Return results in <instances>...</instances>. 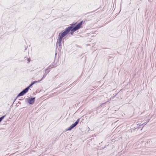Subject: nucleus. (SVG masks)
Here are the masks:
<instances>
[{
    "label": "nucleus",
    "mask_w": 156,
    "mask_h": 156,
    "mask_svg": "<svg viewBox=\"0 0 156 156\" xmlns=\"http://www.w3.org/2000/svg\"><path fill=\"white\" fill-rule=\"evenodd\" d=\"M75 24H72L70 26L66 28L64 31L62 33H60L58 35L59 37L63 39L69 32L72 28H73V26Z\"/></svg>",
    "instance_id": "1"
},
{
    "label": "nucleus",
    "mask_w": 156,
    "mask_h": 156,
    "mask_svg": "<svg viewBox=\"0 0 156 156\" xmlns=\"http://www.w3.org/2000/svg\"><path fill=\"white\" fill-rule=\"evenodd\" d=\"M46 76V74H44L43 76V77L40 80H38V82H40V81H41L43 78H44L45 76Z\"/></svg>",
    "instance_id": "10"
},
{
    "label": "nucleus",
    "mask_w": 156,
    "mask_h": 156,
    "mask_svg": "<svg viewBox=\"0 0 156 156\" xmlns=\"http://www.w3.org/2000/svg\"><path fill=\"white\" fill-rule=\"evenodd\" d=\"M37 82H38V81H34L32 83L33 84H34L35 83H37Z\"/></svg>",
    "instance_id": "14"
},
{
    "label": "nucleus",
    "mask_w": 156,
    "mask_h": 156,
    "mask_svg": "<svg viewBox=\"0 0 156 156\" xmlns=\"http://www.w3.org/2000/svg\"><path fill=\"white\" fill-rule=\"evenodd\" d=\"M34 100L35 98H29L27 99V102L30 104H32L34 103Z\"/></svg>",
    "instance_id": "5"
},
{
    "label": "nucleus",
    "mask_w": 156,
    "mask_h": 156,
    "mask_svg": "<svg viewBox=\"0 0 156 156\" xmlns=\"http://www.w3.org/2000/svg\"><path fill=\"white\" fill-rule=\"evenodd\" d=\"M74 127V126H73V125H71L70 126L68 129H67L68 130H71Z\"/></svg>",
    "instance_id": "9"
},
{
    "label": "nucleus",
    "mask_w": 156,
    "mask_h": 156,
    "mask_svg": "<svg viewBox=\"0 0 156 156\" xmlns=\"http://www.w3.org/2000/svg\"><path fill=\"white\" fill-rule=\"evenodd\" d=\"M74 127V126H73V125H71L70 126L68 129H67L68 130H71Z\"/></svg>",
    "instance_id": "8"
},
{
    "label": "nucleus",
    "mask_w": 156,
    "mask_h": 156,
    "mask_svg": "<svg viewBox=\"0 0 156 156\" xmlns=\"http://www.w3.org/2000/svg\"><path fill=\"white\" fill-rule=\"evenodd\" d=\"M62 39L58 37L57 44L59 46H61V43Z\"/></svg>",
    "instance_id": "6"
},
{
    "label": "nucleus",
    "mask_w": 156,
    "mask_h": 156,
    "mask_svg": "<svg viewBox=\"0 0 156 156\" xmlns=\"http://www.w3.org/2000/svg\"><path fill=\"white\" fill-rule=\"evenodd\" d=\"M79 119H78L77 120L73 125V126H74V127H75V126H76L77 124L79 122Z\"/></svg>",
    "instance_id": "7"
},
{
    "label": "nucleus",
    "mask_w": 156,
    "mask_h": 156,
    "mask_svg": "<svg viewBox=\"0 0 156 156\" xmlns=\"http://www.w3.org/2000/svg\"><path fill=\"white\" fill-rule=\"evenodd\" d=\"M83 21H81V22L79 23L74 28L72 29V31L73 30L76 31L78 29H79L81 27Z\"/></svg>",
    "instance_id": "2"
},
{
    "label": "nucleus",
    "mask_w": 156,
    "mask_h": 156,
    "mask_svg": "<svg viewBox=\"0 0 156 156\" xmlns=\"http://www.w3.org/2000/svg\"><path fill=\"white\" fill-rule=\"evenodd\" d=\"M5 116H4L0 118V122L3 119Z\"/></svg>",
    "instance_id": "11"
},
{
    "label": "nucleus",
    "mask_w": 156,
    "mask_h": 156,
    "mask_svg": "<svg viewBox=\"0 0 156 156\" xmlns=\"http://www.w3.org/2000/svg\"><path fill=\"white\" fill-rule=\"evenodd\" d=\"M33 84L32 83L30 84V86L29 87H31V86H32L33 85Z\"/></svg>",
    "instance_id": "15"
},
{
    "label": "nucleus",
    "mask_w": 156,
    "mask_h": 156,
    "mask_svg": "<svg viewBox=\"0 0 156 156\" xmlns=\"http://www.w3.org/2000/svg\"><path fill=\"white\" fill-rule=\"evenodd\" d=\"M29 87H28L26 88L25 89L23 90L22 92H21L20 94H19L18 96H22L24 94L26 93L28 91L29 89Z\"/></svg>",
    "instance_id": "4"
},
{
    "label": "nucleus",
    "mask_w": 156,
    "mask_h": 156,
    "mask_svg": "<svg viewBox=\"0 0 156 156\" xmlns=\"http://www.w3.org/2000/svg\"><path fill=\"white\" fill-rule=\"evenodd\" d=\"M72 28L71 29V35H73V32L75 31H74V30H73V31H72Z\"/></svg>",
    "instance_id": "12"
},
{
    "label": "nucleus",
    "mask_w": 156,
    "mask_h": 156,
    "mask_svg": "<svg viewBox=\"0 0 156 156\" xmlns=\"http://www.w3.org/2000/svg\"><path fill=\"white\" fill-rule=\"evenodd\" d=\"M27 60L28 61V62H30V58H27Z\"/></svg>",
    "instance_id": "13"
},
{
    "label": "nucleus",
    "mask_w": 156,
    "mask_h": 156,
    "mask_svg": "<svg viewBox=\"0 0 156 156\" xmlns=\"http://www.w3.org/2000/svg\"><path fill=\"white\" fill-rule=\"evenodd\" d=\"M29 87H28L26 88L25 89L23 90L22 92H21L20 94H19L18 96H22L24 94L26 93L28 91L29 89Z\"/></svg>",
    "instance_id": "3"
}]
</instances>
